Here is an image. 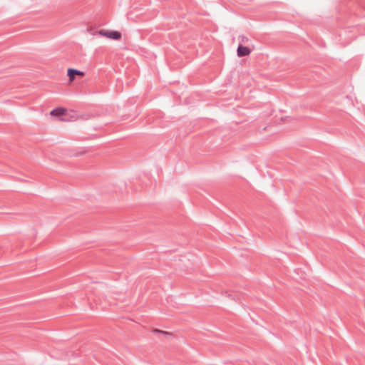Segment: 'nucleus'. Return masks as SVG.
I'll return each instance as SVG.
<instances>
[{
    "label": "nucleus",
    "mask_w": 365,
    "mask_h": 365,
    "mask_svg": "<svg viewBox=\"0 0 365 365\" xmlns=\"http://www.w3.org/2000/svg\"><path fill=\"white\" fill-rule=\"evenodd\" d=\"M98 34L113 40H119L121 38V33L118 31L101 29L98 31Z\"/></svg>",
    "instance_id": "1"
},
{
    "label": "nucleus",
    "mask_w": 365,
    "mask_h": 365,
    "mask_svg": "<svg viewBox=\"0 0 365 365\" xmlns=\"http://www.w3.org/2000/svg\"><path fill=\"white\" fill-rule=\"evenodd\" d=\"M251 51L250 48L240 44L237 49V54L239 57H244L250 55Z\"/></svg>",
    "instance_id": "2"
},
{
    "label": "nucleus",
    "mask_w": 365,
    "mask_h": 365,
    "mask_svg": "<svg viewBox=\"0 0 365 365\" xmlns=\"http://www.w3.org/2000/svg\"><path fill=\"white\" fill-rule=\"evenodd\" d=\"M66 113V109L61 107H57L54 109H53L50 112V115L52 116H57V117H61L64 115Z\"/></svg>",
    "instance_id": "3"
},
{
    "label": "nucleus",
    "mask_w": 365,
    "mask_h": 365,
    "mask_svg": "<svg viewBox=\"0 0 365 365\" xmlns=\"http://www.w3.org/2000/svg\"><path fill=\"white\" fill-rule=\"evenodd\" d=\"M83 74V73L82 71L75 68H68L67 72V75L71 81H73L75 78L76 76Z\"/></svg>",
    "instance_id": "4"
},
{
    "label": "nucleus",
    "mask_w": 365,
    "mask_h": 365,
    "mask_svg": "<svg viewBox=\"0 0 365 365\" xmlns=\"http://www.w3.org/2000/svg\"><path fill=\"white\" fill-rule=\"evenodd\" d=\"M239 38H240L241 43H247L248 41V40H249V38L247 36H244V35L240 36Z\"/></svg>",
    "instance_id": "5"
},
{
    "label": "nucleus",
    "mask_w": 365,
    "mask_h": 365,
    "mask_svg": "<svg viewBox=\"0 0 365 365\" xmlns=\"http://www.w3.org/2000/svg\"><path fill=\"white\" fill-rule=\"evenodd\" d=\"M154 333H160V334H165V335H170V334L165 331H162V330H159V329H154L153 331Z\"/></svg>",
    "instance_id": "6"
}]
</instances>
